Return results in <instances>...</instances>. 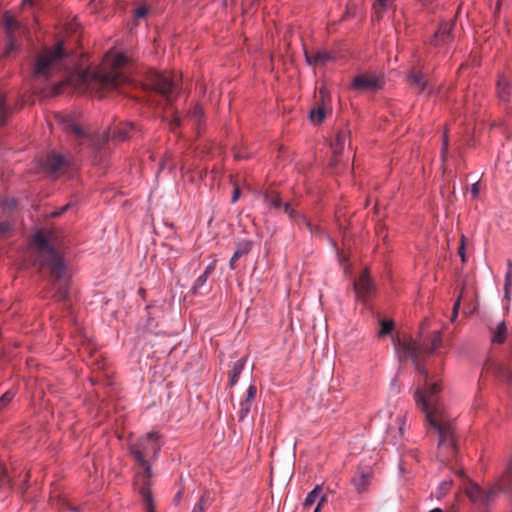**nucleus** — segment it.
Wrapping results in <instances>:
<instances>
[{
  "instance_id": "obj_1",
  "label": "nucleus",
  "mask_w": 512,
  "mask_h": 512,
  "mask_svg": "<svg viewBox=\"0 0 512 512\" xmlns=\"http://www.w3.org/2000/svg\"><path fill=\"white\" fill-rule=\"evenodd\" d=\"M441 343V333L436 331L429 348L416 340L404 341L401 347L404 354L413 361L425 382V387H418L414 391V401L426 414L427 432L430 435L438 436V450L449 456L454 455L457 451L454 420L438 398V394L442 391L441 380L431 381L427 371L420 363L422 359L433 354L441 346Z\"/></svg>"
},
{
  "instance_id": "obj_2",
  "label": "nucleus",
  "mask_w": 512,
  "mask_h": 512,
  "mask_svg": "<svg viewBox=\"0 0 512 512\" xmlns=\"http://www.w3.org/2000/svg\"><path fill=\"white\" fill-rule=\"evenodd\" d=\"M126 63L125 53L111 49L105 54L102 63L98 67L70 74L65 80L54 86L53 93H61L63 86L67 84H75L91 94L99 95V97H102L104 91H121L126 82L124 73Z\"/></svg>"
},
{
  "instance_id": "obj_3",
  "label": "nucleus",
  "mask_w": 512,
  "mask_h": 512,
  "mask_svg": "<svg viewBox=\"0 0 512 512\" xmlns=\"http://www.w3.org/2000/svg\"><path fill=\"white\" fill-rule=\"evenodd\" d=\"M162 443L158 432H148L140 437L130 447V457L133 459L134 487L142 497L144 508L147 512H155L150 483L152 477V465L157 460Z\"/></svg>"
},
{
  "instance_id": "obj_4",
  "label": "nucleus",
  "mask_w": 512,
  "mask_h": 512,
  "mask_svg": "<svg viewBox=\"0 0 512 512\" xmlns=\"http://www.w3.org/2000/svg\"><path fill=\"white\" fill-rule=\"evenodd\" d=\"M32 246L35 249L34 264L40 271L47 270L52 279L55 297L58 300L69 301V277L66 273V265L60 253L51 243L50 235L46 236L44 232L38 231L32 238Z\"/></svg>"
},
{
  "instance_id": "obj_5",
  "label": "nucleus",
  "mask_w": 512,
  "mask_h": 512,
  "mask_svg": "<svg viewBox=\"0 0 512 512\" xmlns=\"http://www.w3.org/2000/svg\"><path fill=\"white\" fill-rule=\"evenodd\" d=\"M70 62V52L63 40L54 47L39 52L33 62L32 73L35 78L50 80L59 73L65 72Z\"/></svg>"
},
{
  "instance_id": "obj_6",
  "label": "nucleus",
  "mask_w": 512,
  "mask_h": 512,
  "mask_svg": "<svg viewBox=\"0 0 512 512\" xmlns=\"http://www.w3.org/2000/svg\"><path fill=\"white\" fill-rule=\"evenodd\" d=\"M144 86L159 93L168 104L174 101V94L177 89V85L171 77L162 72L150 71L147 74Z\"/></svg>"
},
{
  "instance_id": "obj_7",
  "label": "nucleus",
  "mask_w": 512,
  "mask_h": 512,
  "mask_svg": "<svg viewBox=\"0 0 512 512\" xmlns=\"http://www.w3.org/2000/svg\"><path fill=\"white\" fill-rule=\"evenodd\" d=\"M503 489V485L496 483L488 491H483L479 485L472 483L466 488V494L475 503L488 504Z\"/></svg>"
},
{
  "instance_id": "obj_8",
  "label": "nucleus",
  "mask_w": 512,
  "mask_h": 512,
  "mask_svg": "<svg viewBox=\"0 0 512 512\" xmlns=\"http://www.w3.org/2000/svg\"><path fill=\"white\" fill-rule=\"evenodd\" d=\"M354 291L356 298L363 303H366L372 297H374L376 293V287L371 280L367 270H364L358 279H356L354 282Z\"/></svg>"
},
{
  "instance_id": "obj_9",
  "label": "nucleus",
  "mask_w": 512,
  "mask_h": 512,
  "mask_svg": "<svg viewBox=\"0 0 512 512\" xmlns=\"http://www.w3.org/2000/svg\"><path fill=\"white\" fill-rule=\"evenodd\" d=\"M43 169L52 177H58L64 174L68 169L67 159L56 152H51L46 156Z\"/></svg>"
},
{
  "instance_id": "obj_10",
  "label": "nucleus",
  "mask_w": 512,
  "mask_h": 512,
  "mask_svg": "<svg viewBox=\"0 0 512 512\" xmlns=\"http://www.w3.org/2000/svg\"><path fill=\"white\" fill-rule=\"evenodd\" d=\"M264 201L265 204L270 208L278 209L283 207L284 213L287 214L290 219L294 221L301 220L307 226L310 225L305 216L298 214L290 204H283L278 195H265Z\"/></svg>"
},
{
  "instance_id": "obj_11",
  "label": "nucleus",
  "mask_w": 512,
  "mask_h": 512,
  "mask_svg": "<svg viewBox=\"0 0 512 512\" xmlns=\"http://www.w3.org/2000/svg\"><path fill=\"white\" fill-rule=\"evenodd\" d=\"M3 21L7 32V47L5 50V55L9 56L17 49V44L13 33L14 31L18 30L20 26L14 17L8 13L4 14Z\"/></svg>"
},
{
  "instance_id": "obj_12",
  "label": "nucleus",
  "mask_w": 512,
  "mask_h": 512,
  "mask_svg": "<svg viewBox=\"0 0 512 512\" xmlns=\"http://www.w3.org/2000/svg\"><path fill=\"white\" fill-rule=\"evenodd\" d=\"M380 87V79L375 75L359 74L352 81V88L360 91H373Z\"/></svg>"
},
{
  "instance_id": "obj_13",
  "label": "nucleus",
  "mask_w": 512,
  "mask_h": 512,
  "mask_svg": "<svg viewBox=\"0 0 512 512\" xmlns=\"http://www.w3.org/2000/svg\"><path fill=\"white\" fill-rule=\"evenodd\" d=\"M373 478V470L370 467L358 468L353 479L352 484L354 485L358 493H362L367 490Z\"/></svg>"
},
{
  "instance_id": "obj_14",
  "label": "nucleus",
  "mask_w": 512,
  "mask_h": 512,
  "mask_svg": "<svg viewBox=\"0 0 512 512\" xmlns=\"http://www.w3.org/2000/svg\"><path fill=\"white\" fill-rule=\"evenodd\" d=\"M257 388L251 384L246 392V397L240 402L239 418L243 420L250 412L252 403L256 398Z\"/></svg>"
},
{
  "instance_id": "obj_15",
  "label": "nucleus",
  "mask_w": 512,
  "mask_h": 512,
  "mask_svg": "<svg viewBox=\"0 0 512 512\" xmlns=\"http://www.w3.org/2000/svg\"><path fill=\"white\" fill-rule=\"evenodd\" d=\"M304 55L306 62L312 66H323L329 61L334 60V57L327 51H317L314 53L305 51Z\"/></svg>"
},
{
  "instance_id": "obj_16",
  "label": "nucleus",
  "mask_w": 512,
  "mask_h": 512,
  "mask_svg": "<svg viewBox=\"0 0 512 512\" xmlns=\"http://www.w3.org/2000/svg\"><path fill=\"white\" fill-rule=\"evenodd\" d=\"M350 142V131L348 129L340 130L334 141L331 143V148L335 157L340 155L346 146Z\"/></svg>"
},
{
  "instance_id": "obj_17",
  "label": "nucleus",
  "mask_w": 512,
  "mask_h": 512,
  "mask_svg": "<svg viewBox=\"0 0 512 512\" xmlns=\"http://www.w3.org/2000/svg\"><path fill=\"white\" fill-rule=\"evenodd\" d=\"M67 131L75 135V137L82 142H91L94 144L93 138L89 132H87L82 126L76 123H69L67 125Z\"/></svg>"
},
{
  "instance_id": "obj_18",
  "label": "nucleus",
  "mask_w": 512,
  "mask_h": 512,
  "mask_svg": "<svg viewBox=\"0 0 512 512\" xmlns=\"http://www.w3.org/2000/svg\"><path fill=\"white\" fill-rule=\"evenodd\" d=\"M251 242L244 241L241 243H238L236 246V250L234 251V254L232 255L230 261H229V267L234 270L235 269V261L239 259L240 257L248 254L251 250Z\"/></svg>"
},
{
  "instance_id": "obj_19",
  "label": "nucleus",
  "mask_w": 512,
  "mask_h": 512,
  "mask_svg": "<svg viewBox=\"0 0 512 512\" xmlns=\"http://www.w3.org/2000/svg\"><path fill=\"white\" fill-rule=\"evenodd\" d=\"M409 84L417 91L424 92L427 87V81L420 72H411L407 76Z\"/></svg>"
},
{
  "instance_id": "obj_20",
  "label": "nucleus",
  "mask_w": 512,
  "mask_h": 512,
  "mask_svg": "<svg viewBox=\"0 0 512 512\" xmlns=\"http://www.w3.org/2000/svg\"><path fill=\"white\" fill-rule=\"evenodd\" d=\"M497 95L503 102L510 101V84L504 76L499 77L497 81Z\"/></svg>"
},
{
  "instance_id": "obj_21",
  "label": "nucleus",
  "mask_w": 512,
  "mask_h": 512,
  "mask_svg": "<svg viewBox=\"0 0 512 512\" xmlns=\"http://www.w3.org/2000/svg\"><path fill=\"white\" fill-rule=\"evenodd\" d=\"M328 111L329 110L324 103L319 105L317 108L311 110L309 114L311 122L315 125L321 124L325 120Z\"/></svg>"
},
{
  "instance_id": "obj_22",
  "label": "nucleus",
  "mask_w": 512,
  "mask_h": 512,
  "mask_svg": "<svg viewBox=\"0 0 512 512\" xmlns=\"http://www.w3.org/2000/svg\"><path fill=\"white\" fill-rule=\"evenodd\" d=\"M511 290H512V262L508 263V271L505 274L504 279V299L506 300V308L508 309L511 302Z\"/></svg>"
},
{
  "instance_id": "obj_23",
  "label": "nucleus",
  "mask_w": 512,
  "mask_h": 512,
  "mask_svg": "<svg viewBox=\"0 0 512 512\" xmlns=\"http://www.w3.org/2000/svg\"><path fill=\"white\" fill-rule=\"evenodd\" d=\"M245 365H246V358H241L233 364V367L231 370V375H230V382H229V385L231 387L234 386L238 382V379H239L240 375L242 374V372L245 368Z\"/></svg>"
},
{
  "instance_id": "obj_24",
  "label": "nucleus",
  "mask_w": 512,
  "mask_h": 512,
  "mask_svg": "<svg viewBox=\"0 0 512 512\" xmlns=\"http://www.w3.org/2000/svg\"><path fill=\"white\" fill-rule=\"evenodd\" d=\"M454 23H442L437 32L435 33V45H439L440 42H445L446 38L449 37L450 31Z\"/></svg>"
},
{
  "instance_id": "obj_25",
  "label": "nucleus",
  "mask_w": 512,
  "mask_h": 512,
  "mask_svg": "<svg viewBox=\"0 0 512 512\" xmlns=\"http://www.w3.org/2000/svg\"><path fill=\"white\" fill-rule=\"evenodd\" d=\"M507 336V327L504 321L498 323L495 331L492 333V342L495 344H502Z\"/></svg>"
},
{
  "instance_id": "obj_26",
  "label": "nucleus",
  "mask_w": 512,
  "mask_h": 512,
  "mask_svg": "<svg viewBox=\"0 0 512 512\" xmlns=\"http://www.w3.org/2000/svg\"><path fill=\"white\" fill-rule=\"evenodd\" d=\"M204 117L203 108L200 105H195L188 113L187 120L192 122L195 126H200Z\"/></svg>"
},
{
  "instance_id": "obj_27",
  "label": "nucleus",
  "mask_w": 512,
  "mask_h": 512,
  "mask_svg": "<svg viewBox=\"0 0 512 512\" xmlns=\"http://www.w3.org/2000/svg\"><path fill=\"white\" fill-rule=\"evenodd\" d=\"M322 493V486L316 485L315 488L309 492L303 502V508L307 509L310 506H312L320 497V494Z\"/></svg>"
},
{
  "instance_id": "obj_28",
  "label": "nucleus",
  "mask_w": 512,
  "mask_h": 512,
  "mask_svg": "<svg viewBox=\"0 0 512 512\" xmlns=\"http://www.w3.org/2000/svg\"><path fill=\"white\" fill-rule=\"evenodd\" d=\"M150 8L146 2H141L133 11V21L139 22L147 17Z\"/></svg>"
},
{
  "instance_id": "obj_29",
  "label": "nucleus",
  "mask_w": 512,
  "mask_h": 512,
  "mask_svg": "<svg viewBox=\"0 0 512 512\" xmlns=\"http://www.w3.org/2000/svg\"><path fill=\"white\" fill-rule=\"evenodd\" d=\"M394 0H375L373 8L375 10L376 17L379 19L382 17V12L391 8Z\"/></svg>"
},
{
  "instance_id": "obj_30",
  "label": "nucleus",
  "mask_w": 512,
  "mask_h": 512,
  "mask_svg": "<svg viewBox=\"0 0 512 512\" xmlns=\"http://www.w3.org/2000/svg\"><path fill=\"white\" fill-rule=\"evenodd\" d=\"M494 374L499 380L512 383V371L509 368L497 366L494 370Z\"/></svg>"
},
{
  "instance_id": "obj_31",
  "label": "nucleus",
  "mask_w": 512,
  "mask_h": 512,
  "mask_svg": "<svg viewBox=\"0 0 512 512\" xmlns=\"http://www.w3.org/2000/svg\"><path fill=\"white\" fill-rule=\"evenodd\" d=\"M9 114L10 110L6 102V98L3 94L0 93V125L5 124L6 118Z\"/></svg>"
},
{
  "instance_id": "obj_32",
  "label": "nucleus",
  "mask_w": 512,
  "mask_h": 512,
  "mask_svg": "<svg viewBox=\"0 0 512 512\" xmlns=\"http://www.w3.org/2000/svg\"><path fill=\"white\" fill-rule=\"evenodd\" d=\"M209 502V495L208 493H204L199 501L194 505L192 512H204L205 507L208 505Z\"/></svg>"
},
{
  "instance_id": "obj_33",
  "label": "nucleus",
  "mask_w": 512,
  "mask_h": 512,
  "mask_svg": "<svg viewBox=\"0 0 512 512\" xmlns=\"http://www.w3.org/2000/svg\"><path fill=\"white\" fill-rule=\"evenodd\" d=\"M394 323L391 320H382L380 323L379 335L385 336L393 330Z\"/></svg>"
},
{
  "instance_id": "obj_34",
  "label": "nucleus",
  "mask_w": 512,
  "mask_h": 512,
  "mask_svg": "<svg viewBox=\"0 0 512 512\" xmlns=\"http://www.w3.org/2000/svg\"><path fill=\"white\" fill-rule=\"evenodd\" d=\"M6 486L11 487V478L7 474V469L0 466V489Z\"/></svg>"
},
{
  "instance_id": "obj_35",
  "label": "nucleus",
  "mask_w": 512,
  "mask_h": 512,
  "mask_svg": "<svg viewBox=\"0 0 512 512\" xmlns=\"http://www.w3.org/2000/svg\"><path fill=\"white\" fill-rule=\"evenodd\" d=\"M208 277L207 273H202L200 276L197 277L193 284V290L194 292L198 291L202 287H204L207 283Z\"/></svg>"
},
{
  "instance_id": "obj_36",
  "label": "nucleus",
  "mask_w": 512,
  "mask_h": 512,
  "mask_svg": "<svg viewBox=\"0 0 512 512\" xmlns=\"http://www.w3.org/2000/svg\"><path fill=\"white\" fill-rule=\"evenodd\" d=\"M14 392L9 390L7 392H5L1 398H0V410L3 409L4 407H6L8 405V403L11 402V400L13 399L14 397Z\"/></svg>"
},
{
  "instance_id": "obj_37",
  "label": "nucleus",
  "mask_w": 512,
  "mask_h": 512,
  "mask_svg": "<svg viewBox=\"0 0 512 512\" xmlns=\"http://www.w3.org/2000/svg\"><path fill=\"white\" fill-rule=\"evenodd\" d=\"M16 206H17V202L14 198L5 199L2 201V207L4 209L12 210V209L16 208Z\"/></svg>"
},
{
  "instance_id": "obj_38",
  "label": "nucleus",
  "mask_w": 512,
  "mask_h": 512,
  "mask_svg": "<svg viewBox=\"0 0 512 512\" xmlns=\"http://www.w3.org/2000/svg\"><path fill=\"white\" fill-rule=\"evenodd\" d=\"M458 254L461 257L462 262H465V260H466L465 259V236L461 237V242H460V246H459V249H458Z\"/></svg>"
},
{
  "instance_id": "obj_39",
  "label": "nucleus",
  "mask_w": 512,
  "mask_h": 512,
  "mask_svg": "<svg viewBox=\"0 0 512 512\" xmlns=\"http://www.w3.org/2000/svg\"><path fill=\"white\" fill-rule=\"evenodd\" d=\"M459 308H460V298H458L457 301L453 305V311H452V316H451L452 322L456 320L458 313H459Z\"/></svg>"
},
{
  "instance_id": "obj_40",
  "label": "nucleus",
  "mask_w": 512,
  "mask_h": 512,
  "mask_svg": "<svg viewBox=\"0 0 512 512\" xmlns=\"http://www.w3.org/2000/svg\"><path fill=\"white\" fill-rule=\"evenodd\" d=\"M70 208H71V204H66V205L62 206L59 210H56V211L52 212L51 215L53 217L60 216L64 212L68 211Z\"/></svg>"
},
{
  "instance_id": "obj_41",
  "label": "nucleus",
  "mask_w": 512,
  "mask_h": 512,
  "mask_svg": "<svg viewBox=\"0 0 512 512\" xmlns=\"http://www.w3.org/2000/svg\"><path fill=\"white\" fill-rule=\"evenodd\" d=\"M70 208H71V204H66V205L62 206L59 210H56V211L52 212L51 215L53 217L60 216L64 212L68 211Z\"/></svg>"
},
{
  "instance_id": "obj_42",
  "label": "nucleus",
  "mask_w": 512,
  "mask_h": 512,
  "mask_svg": "<svg viewBox=\"0 0 512 512\" xmlns=\"http://www.w3.org/2000/svg\"><path fill=\"white\" fill-rule=\"evenodd\" d=\"M11 229V226L9 223L1 222L0 223V235L5 236Z\"/></svg>"
},
{
  "instance_id": "obj_43",
  "label": "nucleus",
  "mask_w": 512,
  "mask_h": 512,
  "mask_svg": "<svg viewBox=\"0 0 512 512\" xmlns=\"http://www.w3.org/2000/svg\"><path fill=\"white\" fill-rule=\"evenodd\" d=\"M406 421H407L406 415H403L399 418V430H400L401 434H403V431L405 429Z\"/></svg>"
},
{
  "instance_id": "obj_44",
  "label": "nucleus",
  "mask_w": 512,
  "mask_h": 512,
  "mask_svg": "<svg viewBox=\"0 0 512 512\" xmlns=\"http://www.w3.org/2000/svg\"><path fill=\"white\" fill-rule=\"evenodd\" d=\"M41 0H23L22 1V7L26 8L27 6L32 7L36 4H38Z\"/></svg>"
},
{
  "instance_id": "obj_45",
  "label": "nucleus",
  "mask_w": 512,
  "mask_h": 512,
  "mask_svg": "<svg viewBox=\"0 0 512 512\" xmlns=\"http://www.w3.org/2000/svg\"><path fill=\"white\" fill-rule=\"evenodd\" d=\"M326 501V496L325 495H322L317 503V506L316 508L314 509L313 512H320L321 511V508L324 504V502Z\"/></svg>"
},
{
  "instance_id": "obj_46",
  "label": "nucleus",
  "mask_w": 512,
  "mask_h": 512,
  "mask_svg": "<svg viewBox=\"0 0 512 512\" xmlns=\"http://www.w3.org/2000/svg\"><path fill=\"white\" fill-rule=\"evenodd\" d=\"M471 193H472L473 197H475V198L478 197V195H479V183L478 182L472 184Z\"/></svg>"
},
{
  "instance_id": "obj_47",
  "label": "nucleus",
  "mask_w": 512,
  "mask_h": 512,
  "mask_svg": "<svg viewBox=\"0 0 512 512\" xmlns=\"http://www.w3.org/2000/svg\"><path fill=\"white\" fill-rule=\"evenodd\" d=\"M171 123L175 126H180L181 125V118L178 114H173L172 115V119H171Z\"/></svg>"
},
{
  "instance_id": "obj_48",
  "label": "nucleus",
  "mask_w": 512,
  "mask_h": 512,
  "mask_svg": "<svg viewBox=\"0 0 512 512\" xmlns=\"http://www.w3.org/2000/svg\"><path fill=\"white\" fill-rule=\"evenodd\" d=\"M239 197H240V190H239V188H235V189H234V191H233V195H232L231 202H232V203L237 202V200L239 199Z\"/></svg>"
},
{
  "instance_id": "obj_49",
  "label": "nucleus",
  "mask_w": 512,
  "mask_h": 512,
  "mask_svg": "<svg viewBox=\"0 0 512 512\" xmlns=\"http://www.w3.org/2000/svg\"><path fill=\"white\" fill-rule=\"evenodd\" d=\"M450 486H451V482H447V481H445V482H442V483L440 484L439 489H440L441 491H444V493H445V492L450 488Z\"/></svg>"
},
{
  "instance_id": "obj_50",
  "label": "nucleus",
  "mask_w": 512,
  "mask_h": 512,
  "mask_svg": "<svg viewBox=\"0 0 512 512\" xmlns=\"http://www.w3.org/2000/svg\"><path fill=\"white\" fill-rule=\"evenodd\" d=\"M448 152V143L447 140L444 139L443 141V148H442V157L445 158Z\"/></svg>"
},
{
  "instance_id": "obj_51",
  "label": "nucleus",
  "mask_w": 512,
  "mask_h": 512,
  "mask_svg": "<svg viewBox=\"0 0 512 512\" xmlns=\"http://www.w3.org/2000/svg\"><path fill=\"white\" fill-rule=\"evenodd\" d=\"M78 26L79 25L77 23H70L68 28H67V30L75 33L77 28H78Z\"/></svg>"
},
{
  "instance_id": "obj_52",
  "label": "nucleus",
  "mask_w": 512,
  "mask_h": 512,
  "mask_svg": "<svg viewBox=\"0 0 512 512\" xmlns=\"http://www.w3.org/2000/svg\"><path fill=\"white\" fill-rule=\"evenodd\" d=\"M237 2L238 0H222V3L225 7L236 4Z\"/></svg>"
},
{
  "instance_id": "obj_53",
  "label": "nucleus",
  "mask_w": 512,
  "mask_h": 512,
  "mask_svg": "<svg viewBox=\"0 0 512 512\" xmlns=\"http://www.w3.org/2000/svg\"><path fill=\"white\" fill-rule=\"evenodd\" d=\"M234 156H235L236 159H244V158L248 157V155L243 154L241 152H235Z\"/></svg>"
},
{
  "instance_id": "obj_54",
  "label": "nucleus",
  "mask_w": 512,
  "mask_h": 512,
  "mask_svg": "<svg viewBox=\"0 0 512 512\" xmlns=\"http://www.w3.org/2000/svg\"><path fill=\"white\" fill-rule=\"evenodd\" d=\"M212 269H213L212 265H209L208 267H206V269L203 273H207V277H209Z\"/></svg>"
},
{
  "instance_id": "obj_55",
  "label": "nucleus",
  "mask_w": 512,
  "mask_h": 512,
  "mask_svg": "<svg viewBox=\"0 0 512 512\" xmlns=\"http://www.w3.org/2000/svg\"><path fill=\"white\" fill-rule=\"evenodd\" d=\"M319 94H320L321 98L323 99L326 96V91L323 88H321L319 90Z\"/></svg>"
},
{
  "instance_id": "obj_56",
  "label": "nucleus",
  "mask_w": 512,
  "mask_h": 512,
  "mask_svg": "<svg viewBox=\"0 0 512 512\" xmlns=\"http://www.w3.org/2000/svg\"><path fill=\"white\" fill-rule=\"evenodd\" d=\"M119 137H120L121 139H123V140H124V139H125V137H126V136H125V132H122L120 129H119Z\"/></svg>"
},
{
  "instance_id": "obj_57",
  "label": "nucleus",
  "mask_w": 512,
  "mask_h": 512,
  "mask_svg": "<svg viewBox=\"0 0 512 512\" xmlns=\"http://www.w3.org/2000/svg\"><path fill=\"white\" fill-rule=\"evenodd\" d=\"M429 512H443L440 508H434L430 510Z\"/></svg>"
},
{
  "instance_id": "obj_58",
  "label": "nucleus",
  "mask_w": 512,
  "mask_h": 512,
  "mask_svg": "<svg viewBox=\"0 0 512 512\" xmlns=\"http://www.w3.org/2000/svg\"><path fill=\"white\" fill-rule=\"evenodd\" d=\"M110 134H111L112 136H115V135H116V128L111 129V130H110Z\"/></svg>"
},
{
  "instance_id": "obj_59",
  "label": "nucleus",
  "mask_w": 512,
  "mask_h": 512,
  "mask_svg": "<svg viewBox=\"0 0 512 512\" xmlns=\"http://www.w3.org/2000/svg\"><path fill=\"white\" fill-rule=\"evenodd\" d=\"M499 6H500V0H498V2H497V9H499Z\"/></svg>"
}]
</instances>
